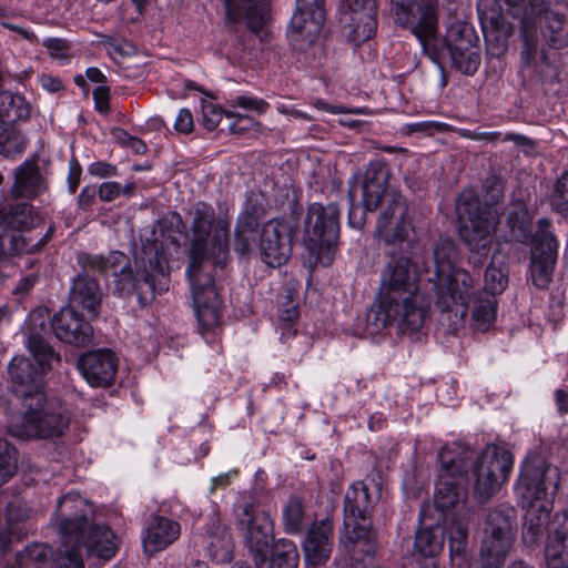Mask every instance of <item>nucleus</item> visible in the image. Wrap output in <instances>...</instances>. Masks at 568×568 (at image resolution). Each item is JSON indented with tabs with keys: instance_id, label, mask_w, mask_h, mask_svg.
I'll return each mask as SVG.
<instances>
[{
	"instance_id": "obj_1",
	"label": "nucleus",
	"mask_w": 568,
	"mask_h": 568,
	"mask_svg": "<svg viewBox=\"0 0 568 568\" xmlns=\"http://www.w3.org/2000/svg\"><path fill=\"white\" fill-rule=\"evenodd\" d=\"M189 278L200 332H210L220 323L221 300L211 275V264L222 265L229 254L230 219L215 216L212 205L197 202L190 213Z\"/></svg>"
},
{
	"instance_id": "obj_2",
	"label": "nucleus",
	"mask_w": 568,
	"mask_h": 568,
	"mask_svg": "<svg viewBox=\"0 0 568 568\" xmlns=\"http://www.w3.org/2000/svg\"><path fill=\"white\" fill-rule=\"evenodd\" d=\"M29 349L37 368L23 356H14L9 364L13 392L22 398L24 407L20 422L11 423L9 433L20 439L60 436L69 425V416L61 404L47 400L41 379L59 356L38 337L29 339Z\"/></svg>"
},
{
	"instance_id": "obj_3",
	"label": "nucleus",
	"mask_w": 568,
	"mask_h": 568,
	"mask_svg": "<svg viewBox=\"0 0 568 568\" xmlns=\"http://www.w3.org/2000/svg\"><path fill=\"white\" fill-rule=\"evenodd\" d=\"M449 454L447 449L439 453L442 469L434 495V504L443 511L449 508L459 513L464 510L466 491L460 487L464 481L476 500L487 501L499 491L513 467L511 454L497 445H487L465 474L462 471V458H450Z\"/></svg>"
},
{
	"instance_id": "obj_4",
	"label": "nucleus",
	"mask_w": 568,
	"mask_h": 568,
	"mask_svg": "<svg viewBox=\"0 0 568 568\" xmlns=\"http://www.w3.org/2000/svg\"><path fill=\"white\" fill-rule=\"evenodd\" d=\"M92 506L79 494L62 496L53 515L62 538L57 568H84L83 552L109 560L118 549L116 537L105 525L91 523Z\"/></svg>"
},
{
	"instance_id": "obj_5",
	"label": "nucleus",
	"mask_w": 568,
	"mask_h": 568,
	"mask_svg": "<svg viewBox=\"0 0 568 568\" xmlns=\"http://www.w3.org/2000/svg\"><path fill=\"white\" fill-rule=\"evenodd\" d=\"M419 273L408 257L390 260L382 270L373 304L375 329L396 325L403 334L415 333L424 324L428 303L419 293Z\"/></svg>"
},
{
	"instance_id": "obj_6",
	"label": "nucleus",
	"mask_w": 568,
	"mask_h": 568,
	"mask_svg": "<svg viewBox=\"0 0 568 568\" xmlns=\"http://www.w3.org/2000/svg\"><path fill=\"white\" fill-rule=\"evenodd\" d=\"M511 17L523 29L524 47L520 52L523 65L539 72L547 63L544 50L539 49L537 27L545 41L555 49L568 44V1L559 0L554 8L542 10L545 0H506Z\"/></svg>"
},
{
	"instance_id": "obj_7",
	"label": "nucleus",
	"mask_w": 568,
	"mask_h": 568,
	"mask_svg": "<svg viewBox=\"0 0 568 568\" xmlns=\"http://www.w3.org/2000/svg\"><path fill=\"white\" fill-rule=\"evenodd\" d=\"M560 481L559 469L539 455H530L523 464L515 494L525 509L523 538L536 545L549 525L554 497Z\"/></svg>"
},
{
	"instance_id": "obj_8",
	"label": "nucleus",
	"mask_w": 568,
	"mask_h": 568,
	"mask_svg": "<svg viewBox=\"0 0 568 568\" xmlns=\"http://www.w3.org/2000/svg\"><path fill=\"white\" fill-rule=\"evenodd\" d=\"M458 252L450 239H440L434 248V271L428 277L429 293L443 312L456 311L463 320L470 302L476 297L475 280L457 265Z\"/></svg>"
},
{
	"instance_id": "obj_9",
	"label": "nucleus",
	"mask_w": 568,
	"mask_h": 568,
	"mask_svg": "<svg viewBox=\"0 0 568 568\" xmlns=\"http://www.w3.org/2000/svg\"><path fill=\"white\" fill-rule=\"evenodd\" d=\"M260 219L261 207L248 200L237 217L234 250L245 254L258 242L262 261L271 267H278L291 255L292 229L281 220H271L260 227Z\"/></svg>"
},
{
	"instance_id": "obj_10",
	"label": "nucleus",
	"mask_w": 568,
	"mask_h": 568,
	"mask_svg": "<svg viewBox=\"0 0 568 568\" xmlns=\"http://www.w3.org/2000/svg\"><path fill=\"white\" fill-rule=\"evenodd\" d=\"M375 501L376 496L362 481L353 484L345 494L344 528L338 547L354 561H363L376 550L375 534L366 523Z\"/></svg>"
},
{
	"instance_id": "obj_11",
	"label": "nucleus",
	"mask_w": 568,
	"mask_h": 568,
	"mask_svg": "<svg viewBox=\"0 0 568 568\" xmlns=\"http://www.w3.org/2000/svg\"><path fill=\"white\" fill-rule=\"evenodd\" d=\"M456 212L460 222V237L470 252L478 256V263L487 256L494 241L498 222L495 206H480L473 190H464L456 202Z\"/></svg>"
},
{
	"instance_id": "obj_12",
	"label": "nucleus",
	"mask_w": 568,
	"mask_h": 568,
	"mask_svg": "<svg viewBox=\"0 0 568 568\" xmlns=\"http://www.w3.org/2000/svg\"><path fill=\"white\" fill-rule=\"evenodd\" d=\"M436 509L442 514L445 520L449 521L446 529L439 525H428L426 521L429 506H423L419 515L420 528L416 532L415 547L424 557H434L438 555L444 546V532L446 531L449 541V554L454 565L464 568V551L467 544V528L464 516L455 508L440 510L435 504Z\"/></svg>"
},
{
	"instance_id": "obj_13",
	"label": "nucleus",
	"mask_w": 568,
	"mask_h": 568,
	"mask_svg": "<svg viewBox=\"0 0 568 568\" xmlns=\"http://www.w3.org/2000/svg\"><path fill=\"white\" fill-rule=\"evenodd\" d=\"M339 211L336 205L313 203L307 210L304 226L306 261L311 268L328 266L334 260V246L339 231Z\"/></svg>"
},
{
	"instance_id": "obj_14",
	"label": "nucleus",
	"mask_w": 568,
	"mask_h": 568,
	"mask_svg": "<svg viewBox=\"0 0 568 568\" xmlns=\"http://www.w3.org/2000/svg\"><path fill=\"white\" fill-rule=\"evenodd\" d=\"M168 239L152 241L145 240L142 244L141 254L135 257V273L132 275V288L136 291L140 298L144 294L143 286L150 291L151 297L168 290L169 286V272L166 265V256L169 253V245L176 246L175 239L169 236Z\"/></svg>"
},
{
	"instance_id": "obj_15",
	"label": "nucleus",
	"mask_w": 568,
	"mask_h": 568,
	"mask_svg": "<svg viewBox=\"0 0 568 568\" xmlns=\"http://www.w3.org/2000/svg\"><path fill=\"white\" fill-rule=\"evenodd\" d=\"M324 0H296L287 38L293 50L315 57L321 51L320 34L325 21Z\"/></svg>"
},
{
	"instance_id": "obj_16",
	"label": "nucleus",
	"mask_w": 568,
	"mask_h": 568,
	"mask_svg": "<svg viewBox=\"0 0 568 568\" xmlns=\"http://www.w3.org/2000/svg\"><path fill=\"white\" fill-rule=\"evenodd\" d=\"M389 173L385 165L379 162L368 164L365 172L356 178L355 183L348 191L349 201L353 203L358 193L362 196V203L366 211H374L381 204L383 199L387 200V205L395 192H387ZM353 204L348 213V225L353 229H361L364 224L362 212Z\"/></svg>"
},
{
	"instance_id": "obj_17",
	"label": "nucleus",
	"mask_w": 568,
	"mask_h": 568,
	"mask_svg": "<svg viewBox=\"0 0 568 568\" xmlns=\"http://www.w3.org/2000/svg\"><path fill=\"white\" fill-rule=\"evenodd\" d=\"M395 22L409 28L422 48L427 50L436 42L438 0H390Z\"/></svg>"
},
{
	"instance_id": "obj_18",
	"label": "nucleus",
	"mask_w": 568,
	"mask_h": 568,
	"mask_svg": "<svg viewBox=\"0 0 568 568\" xmlns=\"http://www.w3.org/2000/svg\"><path fill=\"white\" fill-rule=\"evenodd\" d=\"M514 509H494L488 513L480 548L483 568H501L514 540L511 518Z\"/></svg>"
},
{
	"instance_id": "obj_19",
	"label": "nucleus",
	"mask_w": 568,
	"mask_h": 568,
	"mask_svg": "<svg viewBox=\"0 0 568 568\" xmlns=\"http://www.w3.org/2000/svg\"><path fill=\"white\" fill-rule=\"evenodd\" d=\"M475 40L471 28L464 20L456 18L447 26L444 47L452 63L466 74H474L479 65V57L473 51Z\"/></svg>"
},
{
	"instance_id": "obj_20",
	"label": "nucleus",
	"mask_w": 568,
	"mask_h": 568,
	"mask_svg": "<svg viewBox=\"0 0 568 568\" xmlns=\"http://www.w3.org/2000/svg\"><path fill=\"white\" fill-rule=\"evenodd\" d=\"M413 233L407 204L400 194H394L377 220L375 234L385 244L397 245L409 241Z\"/></svg>"
},
{
	"instance_id": "obj_21",
	"label": "nucleus",
	"mask_w": 568,
	"mask_h": 568,
	"mask_svg": "<svg viewBox=\"0 0 568 568\" xmlns=\"http://www.w3.org/2000/svg\"><path fill=\"white\" fill-rule=\"evenodd\" d=\"M341 23L355 43L372 38L377 27L375 0H342Z\"/></svg>"
},
{
	"instance_id": "obj_22",
	"label": "nucleus",
	"mask_w": 568,
	"mask_h": 568,
	"mask_svg": "<svg viewBox=\"0 0 568 568\" xmlns=\"http://www.w3.org/2000/svg\"><path fill=\"white\" fill-rule=\"evenodd\" d=\"M546 219L539 221V232L536 235V244L531 251L530 275L532 284L539 288H546L552 277L558 255V242L547 227Z\"/></svg>"
},
{
	"instance_id": "obj_23",
	"label": "nucleus",
	"mask_w": 568,
	"mask_h": 568,
	"mask_svg": "<svg viewBox=\"0 0 568 568\" xmlns=\"http://www.w3.org/2000/svg\"><path fill=\"white\" fill-rule=\"evenodd\" d=\"M243 515L247 521L245 544L257 565L265 562L268 560L273 541V521L266 511L255 509L252 505L243 508Z\"/></svg>"
},
{
	"instance_id": "obj_24",
	"label": "nucleus",
	"mask_w": 568,
	"mask_h": 568,
	"mask_svg": "<svg viewBox=\"0 0 568 568\" xmlns=\"http://www.w3.org/2000/svg\"><path fill=\"white\" fill-rule=\"evenodd\" d=\"M118 368L116 357L106 349L83 354L78 359V369L93 387H104L113 382Z\"/></svg>"
},
{
	"instance_id": "obj_25",
	"label": "nucleus",
	"mask_w": 568,
	"mask_h": 568,
	"mask_svg": "<svg viewBox=\"0 0 568 568\" xmlns=\"http://www.w3.org/2000/svg\"><path fill=\"white\" fill-rule=\"evenodd\" d=\"M307 567L324 565L333 549V524L328 519L311 525L302 542Z\"/></svg>"
},
{
	"instance_id": "obj_26",
	"label": "nucleus",
	"mask_w": 568,
	"mask_h": 568,
	"mask_svg": "<svg viewBox=\"0 0 568 568\" xmlns=\"http://www.w3.org/2000/svg\"><path fill=\"white\" fill-rule=\"evenodd\" d=\"M52 328L60 341L75 346L89 344L93 334L91 324L79 317L72 306L62 307L53 316Z\"/></svg>"
},
{
	"instance_id": "obj_27",
	"label": "nucleus",
	"mask_w": 568,
	"mask_h": 568,
	"mask_svg": "<svg viewBox=\"0 0 568 568\" xmlns=\"http://www.w3.org/2000/svg\"><path fill=\"white\" fill-rule=\"evenodd\" d=\"M180 534L181 526L178 521L164 516L152 517L141 532L144 554L151 556L166 549L178 540Z\"/></svg>"
},
{
	"instance_id": "obj_28",
	"label": "nucleus",
	"mask_w": 568,
	"mask_h": 568,
	"mask_svg": "<svg viewBox=\"0 0 568 568\" xmlns=\"http://www.w3.org/2000/svg\"><path fill=\"white\" fill-rule=\"evenodd\" d=\"M549 568H568V511L556 514L545 546Z\"/></svg>"
},
{
	"instance_id": "obj_29",
	"label": "nucleus",
	"mask_w": 568,
	"mask_h": 568,
	"mask_svg": "<svg viewBox=\"0 0 568 568\" xmlns=\"http://www.w3.org/2000/svg\"><path fill=\"white\" fill-rule=\"evenodd\" d=\"M204 544L205 550L213 561L225 564L232 560L234 544L216 513L210 516L205 526Z\"/></svg>"
},
{
	"instance_id": "obj_30",
	"label": "nucleus",
	"mask_w": 568,
	"mask_h": 568,
	"mask_svg": "<svg viewBox=\"0 0 568 568\" xmlns=\"http://www.w3.org/2000/svg\"><path fill=\"white\" fill-rule=\"evenodd\" d=\"M268 0H224L226 17L237 22L245 19L247 26L257 31L267 16Z\"/></svg>"
},
{
	"instance_id": "obj_31",
	"label": "nucleus",
	"mask_w": 568,
	"mask_h": 568,
	"mask_svg": "<svg viewBox=\"0 0 568 568\" xmlns=\"http://www.w3.org/2000/svg\"><path fill=\"white\" fill-rule=\"evenodd\" d=\"M47 190L37 160H26L16 171L13 191L17 196L32 199Z\"/></svg>"
},
{
	"instance_id": "obj_32",
	"label": "nucleus",
	"mask_w": 568,
	"mask_h": 568,
	"mask_svg": "<svg viewBox=\"0 0 568 568\" xmlns=\"http://www.w3.org/2000/svg\"><path fill=\"white\" fill-rule=\"evenodd\" d=\"M477 13L486 39L494 32L507 34L511 29V24L507 21V14L511 16L509 9L507 8V12H504L499 0H478Z\"/></svg>"
},
{
	"instance_id": "obj_33",
	"label": "nucleus",
	"mask_w": 568,
	"mask_h": 568,
	"mask_svg": "<svg viewBox=\"0 0 568 568\" xmlns=\"http://www.w3.org/2000/svg\"><path fill=\"white\" fill-rule=\"evenodd\" d=\"M101 292L97 281L88 275H78L71 287V304L85 310L91 317L99 313Z\"/></svg>"
},
{
	"instance_id": "obj_34",
	"label": "nucleus",
	"mask_w": 568,
	"mask_h": 568,
	"mask_svg": "<svg viewBox=\"0 0 568 568\" xmlns=\"http://www.w3.org/2000/svg\"><path fill=\"white\" fill-rule=\"evenodd\" d=\"M532 214L523 201H514L508 207L509 237L505 241L528 243L531 240Z\"/></svg>"
},
{
	"instance_id": "obj_35",
	"label": "nucleus",
	"mask_w": 568,
	"mask_h": 568,
	"mask_svg": "<svg viewBox=\"0 0 568 568\" xmlns=\"http://www.w3.org/2000/svg\"><path fill=\"white\" fill-rule=\"evenodd\" d=\"M471 311V326L479 332L488 331L497 316V301L494 296L478 295Z\"/></svg>"
},
{
	"instance_id": "obj_36",
	"label": "nucleus",
	"mask_w": 568,
	"mask_h": 568,
	"mask_svg": "<svg viewBox=\"0 0 568 568\" xmlns=\"http://www.w3.org/2000/svg\"><path fill=\"white\" fill-rule=\"evenodd\" d=\"M51 550L43 544L27 546L16 557L14 565L10 568H51Z\"/></svg>"
},
{
	"instance_id": "obj_37",
	"label": "nucleus",
	"mask_w": 568,
	"mask_h": 568,
	"mask_svg": "<svg viewBox=\"0 0 568 568\" xmlns=\"http://www.w3.org/2000/svg\"><path fill=\"white\" fill-rule=\"evenodd\" d=\"M29 115V105L23 97L11 92H0V122L12 124Z\"/></svg>"
},
{
	"instance_id": "obj_38",
	"label": "nucleus",
	"mask_w": 568,
	"mask_h": 568,
	"mask_svg": "<svg viewBox=\"0 0 568 568\" xmlns=\"http://www.w3.org/2000/svg\"><path fill=\"white\" fill-rule=\"evenodd\" d=\"M29 516L26 508L22 509L21 504L12 501L7 508V531L0 536V548L2 551L9 547L13 539H20L22 531L19 524Z\"/></svg>"
},
{
	"instance_id": "obj_39",
	"label": "nucleus",
	"mask_w": 568,
	"mask_h": 568,
	"mask_svg": "<svg viewBox=\"0 0 568 568\" xmlns=\"http://www.w3.org/2000/svg\"><path fill=\"white\" fill-rule=\"evenodd\" d=\"M508 285V273L504 261L497 262V252L484 275V288L491 295L500 294Z\"/></svg>"
},
{
	"instance_id": "obj_40",
	"label": "nucleus",
	"mask_w": 568,
	"mask_h": 568,
	"mask_svg": "<svg viewBox=\"0 0 568 568\" xmlns=\"http://www.w3.org/2000/svg\"><path fill=\"white\" fill-rule=\"evenodd\" d=\"M271 558V566H276L282 564H292L298 565V552L295 544L288 539H278L276 541L271 542V552L268 555V559Z\"/></svg>"
},
{
	"instance_id": "obj_41",
	"label": "nucleus",
	"mask_w": 568,
	"mask_h": 568,
	"mask_svg": "<svg viewBox=\"0 0 568 568\" xmlns=\"http://www.w3.org/2000/svg\"><path fill=\"white\" fill-rule=\"evenodd\" d=\"M49 57L59 65L69 64L74 57L73 45L64 39L48 38L42 41Z\"/></svg>"
},
{
	"instance_id": "obj_42",
	"label": "nucleus",
	"mask_w": 568,
	"mask_h": 568,
	"mask_svg": "<svg viewBox=\"0 0 568 568\" xmlns=\"http://www.w3.org/2000/svg\"><path fill=\"white\" fill-rule=\"evenodd\" d=\"M201 111H202V121L205 129L209 131L214 130L221 122L223 114H225L227 118L235 116L240 120L246 119L245 116H242L240 113H236L233 110H222L217 104H215L211 100H202L201 101Z\"/></svg>"
},
{
	"instance_id": "obj_43",
	"label": "nucleus",
	"mask_w": 568,
	"mask_h": 568,
	"mask_svg": "<svg viewBox=\"0 0 568 568\" xmlns=\"http://www.w3.org/2000/svg\"><path fill=\"white\" fill-rule=\"evenodd\" d=\"M304 517L303 504L297 498H291L283 509V523L290 534H298L302 530Z\"/></svg>"
},
{
	"instance_id": "obj_44",
	"label": "nucleus",
	"mask_w": 568,
	"mask_h": 568,
	"mask_svg": "<svg viewBox=\"0 0 568 568\" xmlns=\"http://www.w3.org/2000/svg\"><path fill=\"white\" fill-rule=\"evenodd\" d=\"M26 141L10 123L0 122V153L10 154L24 149Z\"/></svg>"
},
{
	"instance_id": "obj_45",
	"label": "nucleus",
	"mask_w": 568,
	"mask_h": 568,
	"mask_svg": "<svg viewBox=\"0 0 568 568\" xmlns=\"http://www.w3.org/2000/svg\"><path fill=\"white\" fill-rule=\"evenodd\" d=\"M16 469V449L7 440L0 439V486L13 476Z\"/></svg>"
},
{
	"instance_id": "obj_46",
	"label": "nucleus",
	"mask_w": 568,
	"mask_h": 568,
	"mask_svg": "<svg viewBox=\"0 0 568 568\" xmlns=\"http://www.w3.org/2000/svg\"><path fill=\"white\" fill-rule=\"evenodd\" d=\"M552 206L561 215L568 216V173H564L555 184Z\"/></svg>"
},
{
	"instance_id": "obj_47",
	"label": "nucleus",
	"mask_w": 568,
	"mask_h": 568,
	"mask_svg": "<svg viewBox=\"0 0 568 568\" xmlns=\"http://www.w3.org/2000/svg\"><path fill=\"white\" fill-rule=\"evenodd\" d=\"M268 104L258 98H254L251 95H237L227 101V108L235 109L241 108L247 112H255L257 114H262L266 111Z\"/></svg>"
},
{
	"instance_id": "obj_48",
	"label": "nucleus",
	"mask_w": 568,
	"mask_h": 568,
	"mask_svg": "<svg viewBox=\"0 0 568 568\" xmlns=\"http://www.w3.org/2000/svg\"><path fill=\"white\" fill-rule=\"evenodd\" d=\"M2 222H6V219L0 222V256L16 253L20 250L19 237L3 227Z\"/></svg>"
},
{
	"instance_id": "obj_49",
	"label": "nucleus",
	"mask_w": 568,
	"mask_h": 568,
	"mask_svg": "<svg viewBox=\"0 0 568 568\" xmlns=\"http://www.w3.org/2000/svg\"><path fill=\"white\" fill-rule=\"evenodd\" d=\"M121 184L114 181L103 182L98 189V195L102 202H111L115 200L121 195Z\"/></svg>"
},
{
	"instance_id": "obj_50",
	"label": "nucleus",
	"mask_w": 568,
	"mask_h": 568,
	"mask_svg": "<svg viewBox=\"0 0 568 568\" xmlns=\"http://www.w3.org/2000/svg\"><path fill=\"white\" fill-rule=\"evenodd\" d=\"M88 173L93 176L104 179L116 175V168L106 162L97 161L88 165Z\"/></svg>"
},
{
	"instance_id": "obj_51",
	"label": "nucleus",
	"mask_w": 568,
	"mask_h": 568,
	"mask_svg": "<svg viewBox=\"0 0 568 568\" xmlns=\"http://www.w3.org/2000/svg\"><path fill=\"white\" fill-rule=\"evenodd\" d=\"M30 213V207L28 205H21L16 209L13 215L7 224L11 227H17L19 230H26L30 226V222L28 221V214Z\"/></svg>"
},
{
	"instance_id": "obj_52",
	"label": "nucleus",
	"mask_w": 568,
	"mask_h": 568,
	"mask_svg": "<svg viewBox=\"0 0 568 568\" xmlns=\"http://www.w3.org/2000/svg\"><path fill=\"white\" fill-rule=\"evenodd\" d=\"M174 128L181 133H190L193 130V116L189 109H181L176 115Z\"/></svg>"
},
{
	"instance_id": "obj_53",
	"label": "nucleus",
	"mask_w": 568,
	"mask_h": 568,
	"mask_svg": "<svg viewBox=\"0 0 568 568\" xmlns=\"http://www.w3.org/2000/svg\"><path fill=\"white\" fill-rule=\"evenodd\" d=\"M82 174L81 165L78 161L71 160L69 163V173H68V187L70 193H74L78 189Z\"/></svg>"
},
{
	"instance_id": "obj_54",
	"label": "nucleus",
	"mask_w": 568,
	"mask_h": 568,
	"mask_svg": "<svg viewBox=\"0 0 568 568\" xmlns=\"http://www.w3.org/2000/svg\"><path fill=\"white\" fill-rule=\"evenodd\" d=\"M93 100L99 111H106L109 108V88L105 85L97 87L93 90Z\"/></svg>"
},
{
	"instance_id": "obj_55",
	"label": "nucleus",
	"mask_w": 568,
	"mask_h": 568,
	"mask_svg": "<svg viewBox=\"0 0 568 568\" xmlns=\"http://www.w3.org/2000/svg\"><path fill=\"white\" fill-rule=\"evenodd\" d=\"M39 81H40L41 87L45 91L51 92V93L59 92V91L63 90V88H64L63 82L59 78L52 77L50 74L40 75Z\"/></svg>"
},
{
	"instance_id": "obj_56",
	"label": "nucleus",
	"mask_w": 568,
	"mask_h": 568,
	"mask_svg": "<svg viewBox=\"0 0 568 568\" xmlns=\"http://www.w3.org/2000/svg\"><path fill=\"white\" fill-rule=\"evenodd\" d=\"M314 106L317 110L325 111V112H328V113H332V114L348 113V112L357 113V114L364 113L362 111V109L347 110L343 105L328 104V103L324 102L323 100H316L315 103H314Z\"/></svg>"
},
{
	"instance_id": "obj_57",
	"label": "nucleus",
	"mask_w": 568,
	"mask_h": 568,
	"mask_svg": "<svg viewBox=\"0 0 568 568\" xmlns=\"http://www.w3.org/2000/svg\"><path fill=\"white\" fill-rule=\"evenodd\" d=\"M95 190L93 187H83L78 196L79 206L89 209L94 201Z\"/></svg>"
},
{
	"instance_id": "obj_58",
	"label": "nucleus",
	"mask_w": 568,
	"mask_h": 568,
	"mask_svg": "<svg viewBox=\"0 0 568 568\" xmlns=\"http://www.w3.org/2000/svg\"><path fill=\"white\" fill-rule=\"evenodd\" d=\"M237 476V470L233 469L227 473H223L217 475L216 477L212 478V490L216 489L217 487H224L230 481Z\"/></svg>"
},
{
	"instance_id": "obj_59",
	"label": "nucleus",
	"mask_w": 568,
	"mask_h": 568,
	"mask_svg": "<svg viewBox=\"0 0 568 568\" xmlns=\"http://www.w3.org/2000/svg\"><path fill=\"white\" fill-rule=\"evenodd\" d=\"M555 402H556L559 413H561V414L568 413V390L557 389L555 392Z\"/></svg>"
},
{
	"instance_id": "obj_60",
	"label": "nucleus",
	"mask_w": 568,
	"mask_h": 568,
	"mask_svg": "<svg viewBox=\"0 0 568 568\" xmlns=\"http://www.w3.org/2000/svg\"><path fill=\"white\" fill-rule=\"evenodd\" d=\"M3 27L11 31L19 33L22 38H24L26 40H28L30 42H34L37 40L36 34L29 29L22 28L18 24L8 23V22H4Z\"/></svg>"
},
{
	"instance_id": "obj_61",
	"label": "nucleus",
	"mask_w": 568,
	"mask_h": 568,
	"mask_svg": "<svg viewBox=\"0 0 568 568\" xmlns=\"http://www.w3.org/2000/svg\"><path fill=\"white\" fill-rule=\"evenodd\" d=\"M281 320L287 323H292L298 316L297 308L294 304H290L288 307L281 311Z\"/></svg>"
},
{
	"instance_id": "obj_62",
	"label": "nucleus",
	"mask_w": 568,
	"mask_h": 568,
	"mask_svg": "<svg viewBox=\"0 0 568 568\" xmlns=\"http://www.w3.org/2000/svg\"><path fill=\"white\" fill-rule=\"evenodd\" d=\"M85 77L88 78V80L94 83H103L105 81V77L101 72V70L94 67L87 69Z\"/></svg>"
},
{
	"instance_id": "obj_63",
	"label": "nucleus",
	"mask_w": 568,
	"mask_h": 568,
	"mask_svg": "<svg viewBox=\"0 0 568 568\" xmlns=\"http://www.w3.org/2000/svg\"><path fill=\"white\" fill-rule=\"evenodd\" d=\"M91 264L93 268L99 270L100 272L108 273L109 272V258L104 260L100 256L91 257Z\"/></svg>"
},
{
	"instance_id": "obj_64",
	"label": "nucleus",
	"mask_w": 568,
	"mask_h": 568,
	"mask_svg": "<svg viewBox=\"0 0 568 568\" xmlns=\"http://www.w3.org/2000/svg\"><path fill=\"white\" fill-rule=\"evenodd\" d=\"M34 282V277L27 276L19 282V284L16 287V291L19 293H26L33 286Z\"/></svg>"
}]
</instances>
